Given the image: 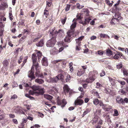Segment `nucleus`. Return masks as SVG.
<instances>
[{
	"label": "nucleus",
	"mask_w": 128,
	"mask_h": 128,
	"mask_svg": "<svg viewBox=\"0 0 128 128\" xmlns=\"http://www.w3.org/2000/svg\"><path fill=\"white\" fill-rule=\"evenodd\" d=\"M97 75V73L94 71L90 72L88 74L89 78L86 80V82L87 83H91L96 78Z\"/></svg>",
	"instance_id": "nucleus-1"
},
{
	"label": "nucleus",
	"mask_w": 128,
	"mask_h": 128,
	"mask_svg": "<svg viewBox=\"0 0 128 128\" xmlns=\"http://www.w3.org/2000/svg\"><path fill=\"white\" fill-rule=\"evenodd\" d=\"M32 89L34 92H36V94L37 95L43 94L44 93V88H40V86H34Z\"/></svg>",
	"instance_id": "nucleus-2"
},
{
	"label": "nucleus",
	"mask_w": 128,
	"mask_h": 128,
	"mask_svg": "<svg viewBox=\"0 0 128 128\" xmlns=\"http://www.w3.org/2000/svg\"><path fill=\"white\" fill-rule=\"evenodd\" d=\"M56 37L54 36L52 37V38L48 40L46 43V45L48 47H53L56 42Z\"/></svg>",
	"instance_id": "nucleus-3"
},
{
	"label": "nucleus",
	"mask_w": 128,
	"mask_h": 128,
	"mask_svg": "<svg viewBox=\"0 0 128 128\" xmlns=\"http://www.w3.org/2000/svg\"><path fill=\"white\" fill-rule=\"evenodd\" d=\"M67 35L64 38V40L65 42L69 43L71 41V39L74 36L73 32L71 31H68L67 32Z\"/></svg>",
	"instance_id": "nucleus-4"
},
{
	"label": "nucleus",
	"mask_w": 128,
	"mask_h": 128,
	"mask_svg": "<svg viewBox=\"0 0 128 128\" xmlns=\"http://www.w3.org/2000/svg\"><path fill=\"white\" fill-rule=\"evenodd\" d=\"M36 52L34 53L32 55V60L33 62V65L32 66H34L35 67V69H36L39 66L38 64L36 62L37 60V56H36Z\"/></svg>",
	"instance_id": "nucleus-5"
},
{
	"label": "nucleus",
	"mask_w": 128,
	"mask_h": 128,
	"mask_svg": "<svg viewBox=\"0 0 128 128\" xmlns=\"http://www.w3.org/2000/svg\"><path fill=\"white\" fill-rule=\"evenodd\" d=\"M56 102L57 104L60 106L62 108L64 107L67 104L66 101L65 99L61 100L59 97L56 99Z\"/></svg>",
	"instance_id": "nucleus-6"
},
{
	"label": "nucleus",
	"mask_w": 128,
	"mask_h": 128,
	"mask_svg": "<svg viewBox=\"0 0 128 128\" xmlns=\"http://www.w3.org/2000/svg\"><path fill=\"white\" fill-rule=\"evenodd\" d=\"M100 106H102V108L106 112L108 111L112 108L111 106L108 104H103V103L100 104Z\"/></svg>",
	"instance_id": "nucleus-7"
},
{
	"label": "nucleus",
	"mask_w": 128,
	"mask_h": 128,
	"mask_svg": "<svg viewBox=\"0 0 128 128\" xmlns=\"http://www.w3.org/2000/svg\"><path fill=\"white\" fill-rule=\"evenodd\" d=\"M92 16H90L89 17H84V21H82L80 22V24H82L84 26L88 24L90 20H92Z\"/></svg>",
	"instance_id": "nucleus-8"
},
{
	"label": "nucleus",
	"mask_w": 128,
	"mask_h": 128,
	"mask_svg": "<svg viewBox=\"0 0 128 128\" xmlns=\"http://www.w3.org/2000/svg\"><path fill=\"white\" fill-rule=\"evenodd\" d=\"M34 67L32 66L31 70L29 72V74L28 75V77L31 78V80L35 78V76H34Z\"/></svg>",
	"instance_id": "nucleus-9"
},
{
	"label": "nucleus",
	"mask_w": 128,
	"mask_h": 128,
	"mask_svg": "<svg viewBox=\"0 0 128 128\" xmlns=\"http://www.w3.org/2000/svg\"><path fill=\"white\" fill-rule=\"evenodd\" d=\"M119 56L122 57V58H121L126 59L125 57L123 55L122 53L119 52H117V54L114 56L113 58L115 60H118L119 58Z\"/></svg>",
	"instance_id": "nucleus-10"
},
{
	"label": "nucleus",
	"mask_w": 128,
	"mask_h": 128,
	"mask_svg": "<svg viewBox=\"0 0 128 128\" xmlns=\"http://www.w3.org/2000/svg\"><path fill=\"white\" fill-rule=\"evenodd\" d=\"M38 68H37L36 69H35L36 70V72L35 73L36 76L38 78H44V76L43 75V74L42 72L40 73V70Z\"/></svg>",
	"instance_id": "nucleus-11"
},
{
	"label": "nucleus",
	"mask_w": 128,
	"mask_h": 128,
	"mask_svg": "<svg viewBox=\"0 0 128 128\" xmlns=\"http://www.w3.org/2000/svg\"><path fill=\"white\" fill-rule=\"evenodd\" d=\"M36 92H34V91H32L31 90H30L28 94H26L25 95V96L26 97L28 98L31 100H33L34 99V98L30 96V95H33L36 93Z\"/></svg>",
	"instance_id": "nucleus-12"
},
{
	"label": "nucleus",
	"mask_w": 128,
	"mask_h": 128,
	"mask_svg": "<svg viewBox=\"0 0 128 128\" xmlns=\"http://www.w3.org/2000/svg\"><path fill=\"white\" fill-rule=\"evenodd\" d=\"M84 103L83 100L81 99L77 98V99L74 102V104L75 106L82 105Z\"/></svg>",
	"instance_id": "nucleus-13"
},
{
	"label": "nucleus",
	"mask_w": 128,
	"mask_h": 128,
	"mask_svg": "<svg viewBox=\"0 0 128 128\" xmlns=\"http://www.w3.org/2000/svg\"><path fill=\"white\" fill-rule=\"evenodd\" d=\"M42 65L45 66H48V59L46 57H44L41 60Z\"/></svg>",
	"instance_id": "nucleus-14"
},
{
	"label": "nucleus",
	"mask_w": 128,
	"mask_h": 128,
	"mask_svg": "<svg viewBox=\"0 0 128 128\" xmlns=\"http://www.w3.org/2000/svg\"><path fill=\"white\" fill-rule=\"evenodd\" d=\"M114 18L116 19H118V20L120 21L122 20L123 18L121 16V14L119 13L118 12L115 14L114 15Z\"/></svg>",
	"instance_id": "nucleus-15"
},
{
	"label": "nucleus",
	"mask_w": 128,
	"mask_h": 128,
	"mask_svg": "<svg viewBox=\"0 0 128 128\" xmlns=\"http://www.w3.org/2000/svg\"><path fill=\"white\" fill-rule=\"evenodd\" d=\"M120 21L118 20V19H116L114 18V16L113 17L110 22L111 25H114L116 24H118Z\"/></svg>",
	"instance_id": "nucleus-16"
},
{
	"label": "nucleus",
	"mask_w": 128,
	"mask_h": 128,
	"mask_svg": "<svg viewBox=\"0 0 128 128\" xmlns=\"http://www.w3.org/2000/svg\"><path fill=\"white\" fill-rule=\"evenodd\" d=\"M93 102L94 105L97 106L99 104L100 106V104H101L102 103H103L102 101L100 100H99L97 98L94 99Z\"/></svg>",
	"instance_id": "nucleus-17"
},
{
	"label": "nucleus",
	"mask_w": 128,
	"mask_h": 128,
	"mask_svg": "<svg viewBox=\"0 0 128 128\" xmlns=\"http://www.w3.org/2000/svg\"><path fill=\"white\" fill-rule=\"evenodd\" d=\"M76 24L77 23L76 22H74L70 26V30H69L68 31H71V32H73V34H74L75 31L74 28L76 27Z\"/></svg>",
	"instance_id": "nucleus-18"
},
{
	"label": "nucleus",
	"mask_w": 128,
	"mask_h": 128,
	"mask_svg": "<svg viewBox=\"0 0 128 128\" xmlns=\"http://www.w3.org/2000/svg\"><path fill=\"white\" fill-rule=\"evenodd\" d=\"M82 12L85 15V17H89L90 16L89 13L90 12L87 8H84L82 10Z\"/></svg>",
	"instance_id": "nucleus-19"
},
{
	"label": "nucleus",
	"mask_w": 128,
	"mask_h": 128,
	"mask_svg": "<svg viewBox=\"0 0 128 128\" xmlns=\"http://www.w3.org/2000/svg\"><path fill=\"white\" fill-rule=\"evenodd\" d=\"M116 102L119 104H123L124 103L123 99L120 96L116 97Z\"/></svg>",
	"instance_id": "nucleus-20"
},
{
	"label": "nucleus",
	"mask_w": 128,
	"mask_h": 128,
	"mask_svg": "<svg viewBox=\"0 0 128 128\" xmlns=\"http://www.w3.org/2000/svg\"><path fill=\"white\" fill-rule=\"evenodd\" d=\"M54 33L56 35L57 34H59V36H62L63 35V34H64V31L62 29H59L58 31L57 30L55 31L54 32Z\"/></svg>",
	"instance_id": "nucleus-21"
},
{
	"label": "nucleus",
	"mask_w": 128,
	"mask_h": 128,
	"mask_svg": "<svg viewBox=\"0 0 128 128\" xmlns=\"http://www.w3.org/2000/svg\"><path fill=\"white\" fill-rule=\"evenodd\" d=\"M36 51L37 52L36 53L37 55L38 60L39 62L42 56V53L40 51L36 50Z\"/></svg>",
	"instance_id": "nucleus-22"
},
{
	"label": "nucleus",
	"mask_w": 128,
	"mask_h": 128,
	"mask_svg": "<svg viewBox=\"0 0 128 128\" xmlns=\"http://www.w3.org/2000/svg\"><path fill=\"white\" fill-rule=\"evenodd\" d=\"M63 90L64 93H66L68 92L70 89L67 85H65L63 87Z\"/></svg>",
	"instance_id": "nucleus-23"
},
{
	"label": "nucleus",
	"mask_w": 128,
	"mask_h": 128,
	"mask_svg": "<svg viewBox=\"0 0 128 128\" xmlns=\"http://www.w3.org/2000/svg\"><path fill=\"white\" fill-rule=\"evenodd\" d=\"M44 44V40L43 39H42L39 42L36 44V45L38 47H42L43 46Z\"/></svg>",
	"instance_id": "nucleus-24"
},
{
	"label": "nucleus",
	"mask_w": 128,
	"mask_h": 128,
	"mask_svg": "<svg viewBox=\"0 0 128 128\" xmlns=\"http://www.w3.org/2000/svg\"><path fill=\"white\" fill-rule=\"evenodd\" d=\"M121 71L123 73L124 76H127L128 75V70L125 68H122L121 70Z\"/></svg>",
	"instance_id": "nucleus-25"
},
{
	"label": "nucleus",
	"mask_w": 128,
	"mask_h": 128,
	"mask_svg": "<svg viewBox=\"0 0 128 128\" xmlns=\"http://www.w3.org/2000/svg\"><path fill=\"white\" fill-rule=\"evenodd\" d=\"M15 112L19 114H23L26 115L24 112L21 108L16 109L15 111Z\"/></svg>",
	"instance_id": "nucleus-26"
},
{
	"label": "nucleus",
	"mask_w": 128,
	"mask_h": 128,
	"mask_svg": "<svg viewBox=\"0 0 128 128\" xmlns=\"http://www.w3.org/2000/svg\"><path fill=\"white\" fill-rule=\"evenodd\" d=\"M2 64L4 67L6 68L8 66L9 62L7 60L5 59L3 62Z\"/></svg>",
	"instance_id": "nucleus-27"
},
{
	"label": "nucleus",
	"mask_w": 128,
	"mask_h": 128,
	"mask_svg": "<svg viewBox=\"0 0 128 128\" xmlns=\"http://www.w3.org/2000/svg\"><path fill=\"white\" fill-rule=\"evenodd\" d=\"M56 28L55 27H54L53 28L52 30V31L50 32V36H52V37H53L54 36L55 37H56V36L57 35H56L54 33V31L55 30Z\"/></svg>",
	"instance_id": "nucleus-28"
},
{
	"label": "nucleus",
	"mask_w": 128,
	"mask_h": 128,
	"mask_svg": "<svg viewBox=\"0 0 128 128\" xmlns=\"http://www.w3.org/2000/svg\"><path fill=\"white\" fill-rule=\"evenodd\" d=\"M100 38H108V39L110 38V37L109 36L105 34L101 33L100 34Z\"/></svg>",
	"instance_id": "nucleus-29"
},
{
	"label": "nucleus",
	"mask_w": 128,
	"mask_h": 128,
	"mask_svg": "<svg viewBox=\"0 0 128 128\" xmlns=\"http://www.w3.org/2000/svg\"><path fill=\"white\" fill-rule=\"evenodd\" d=\"M108 78L109 81L111 83V84L112 86H114L115 84V80L114 79L110 78V77H108Z\"/></svg>",
	"instance_id": "nucleus-30"
},
{
	"label": "nucleus",
	"mask_w": 128,
	"mask_h": 128,
	"mask_svg": "<svg viewBox=\"0 0 128 128\" xmlns=\"http://www.w3.org/2000/svg\"><path fill=\"white\" fill-rule=\"evenodd\" d=\"M35 82L40 84H42L44 82V81L40 78H37L35 80Z\"/></svg>",
	"instance_id": "nucleus-31"
},
{
	"label": "nucleus",
	"mask_w": 128,
	"mask_h": 128,
	"mask_svg": "<svg viewBox=\"0 0 128 128\" xmlns=\"http://www.w3.org/2000/svg\"><path fill=\"white\" fill-rule=\"evenodd\" d=\"M85 71V70H78L77 73V75L78 76H80L83 74Z\"/></svg>",
	"instance_id": "nucleus-32"
},
{
	"label": "nucleus",
	"mask_w": 128,
	"mask_h": 128,
	"mask_svg": "<svg viewBox=\"0 0 128 128\" xmlns=\"http://www.w3.org/2000/svg\"><path fill=\"white\" fill-rule=\"evenodd\" d=\"M92 94H94L95 96H97L99 98H100L99 94L97 91L95 90H93L92 92Z\"/></svg>",
	"instance_id": "nucleus-33"
},
{
	"label": "nucleus",
	"mask_w": 128,
	"mask_h": 128,
	"mask_svg": "<svg viewBox=\"0 0 128 128\" xmlns=\"http://www.w3.org/2000/svg\"><path fill=\"white\" fill-rule=\"evenodd\" d=\"M50 81L52 82H56L58 80V78L56 76L55 77L53 78L50 80Z\"/></svg>",
	"instance_id": "nucleus-34"
},
{
	"label": "nucleus",
	"mask_w": 128,
	"mask_h": 128,
	"mask_svg": "<svg viewBox=\"0 0 128 128\" xmlns=\"http://www.w3.org/2000/svg\"><path fill=\"white\" fill-rule=\"evenodd\" d=\"M44 98L49 100H51L53 98L52 96L48 94H45L44 95Z\"/></svg>",
	"instance_id": "nucleus-35"
},
{
	"label": "nucleus",
	"mask_w": 128,
	"mask_h": 128,
	"mask_svg": "<svg viewBox=\"0 0 128 128\" xmlns=\"http://www.w3.org/2000/svg\"><path fill=\"white\" fill-rule=\"evenodd\" d=\"M122 66L123 64L122 62H120L116 65V68L118 69H122L123 68Z\"/></svg>",
	"instance_id": "nucleus-36"
},
{
	"label": "nucleus",
	"mask_w": 128,
	"mask_h": 128,
	"mask_svg": "<svg viewBox=\"0 0 128 128\" xmlns=\"http://www.w3.org/2000/svg\"><path fill=\"white\" fill-rule=\"evenodd\" d=\"M106 54L109 56H111L112 54V51L109 49H108L106 50Z\"/></svg>",
	"instance_id": "nucleus-37"
},
{
	"label": "nucleus",
	"mask_w": 128,
	"mask_h": 128,
	"mask_svg": "<svg viewBox=\"0 0 128 128\" xmlns=\"http://www.w3.org/2000/svg\"><path fill=\"white\" fill-rule=\"evenodd\" d=\"M57 77L58 78V80L59 79L60 80L62 81H63L64 80V76L62 74H59L57 76Z\"/></svg>",
	"instance_id": "nucleus-38"
},
{
	"label": "nucleus",
	"mask_w": 128,
	"mask_h": 128,
	"mask_svg": "<svg viewBox=\"0 0 128 128\" xmlns=\"http://www.w3.org/2000/svg\"><path fill=\"white\" fill-rule=\"evenodd\" d=\"M46 6L50 7L52 4V1L51 0H46Z\"/></svg>",
	"instance_id": "nucleus-39"
},
{
	"label": "nucleus",
	"mask_w": 128,
	"mask_h": 128,
	"mask_svg": "<svg viewBox=\"0 0 128 128\" xmlns=\"http://www.w3.org/2000/svg\"><path fill=\"white\" fill-rule=\"evenodd\" d=\"M90 111V110L89 108H87L83 112V114L82 115V117H84V116L89 113Z\"/></svg>",
	"instance_id": "nucleus-40"
},
{
	"label": "nucleus",
	"mask_w": 128,
	"mask_h": 128,
	"mask_svg": "<svg viewBox=\"0 0 128 128\" xmlns=\"http://www.w3.org/2000/svg\"><path fill=\"white\" fill-rule=\"evenodd\" d=\"M44 14L46 18H47V16L49 14V12L48 10H46V8L44 10Z\"/></svg>",
	"instance_id": "nucleus-41"
},
{
	"label": "nucleus",
	"mask_w": 128,
	"mask_h": 128,
	"mask_svg": "<svg viewBox=\"0 0 128 128\" xmlns=\"http://www.w3.org/2000/svg\"><path fill=\"white\" fill-rule=\"evenodd\" d=\"M119 115L118 112V110L116 109L114 110V114H113L114 116H117Z\"/></svg>",
	"instance_id": "nucleus-42"
},
{
	"label": "nucleus",
	"mask_w": 128,
	"mask_h": 128,
	"mask_svg": "<svg viewBox=\"0 0 128 128\" xmlns=\"http://www.w3.org/2000/svg\"><path fill=\"white\" fill-rule=\"evenodd\" d=\"M9 18L12 21L14 18V17L13 16L12 13L11 12H9Z\"/></svg>",
	"instance_id": "nucleus-43"
},
{
	"label": "nucleus",
	"mask_w": 128,
	"mask_h": 128,
	"mask_svg": "<svg viewBox=\"0 0 128 128\" xmlns=\"http://www.w3.org/2000/svg\"><path fill=\"white\" fill-rule=\"evenodd\" d=\"M109 94L112 96H114L116 95V93L114 91L110 90Z\"/></svg>",
	"instance_id": "nucleus-44"
},
{
	"label": "nucleus",
	"mask_w": 128,
	"mask_h": 128,
	"mask_svg": "<svg viewBox=\"0 0 128 128\" xmlns=\"http://www.w3.org/2000/svg\"><path fill=\"white\" fill-rule=\"evenodd\" d=\"M66 78L65 79V80L66 82H68L70 80V79L71 77L70 75L68 74L67 76H66Z\"/></svg>",
	"instance_id": "nucleus-45"
},
{
	"label": "nucleus",
	"mask_w": 128,
	"mask_h": 128,
	"mask_svg": "<svg viewBox=\"0 0 128 128\" xmlns=\"http://www.w3.org/2000/svg\"><path fill=\"white\" fill-rule=\"evenodd\" d=\"M49 71V70H45V72H44L43 75L44 76V77L45 76L46 77V76L49 74V73L48 72Z\"/></svg>",
	"instance_id": "nucleus-46"
},
{
	"label": "nucleus",
	"mask_w": 128,
	"mask_h": 128,
	"mask_svg": "<svg viewBox=\"0 0 128 128\" xmlns=\"http://www.w3.org/2000/svg\"><path fill=\"white\" fill-rule=\"evenodd\" d=\"M67 19V17H65L64 19H61V22L62 23V25H64L65 24L66 20Z\"/></svg>",
	"instance_id": "nucleus-47"
},
{
	"label": "nucleus",
	"mask_w": 128,
	"mask_h": 128,
	"mask_svg": "<svg viewBox=\"0 0 128 128\" xmlns=\"http://www.w3.org/2000/svg\"><path fill=\"white\" fill-rule=\"evenodd\" d=\"M28 59V56H26L24 57V60L23 62V63L22 64V66H23L25 63L27 61V60Z\"/></svg>",
	"instance_id": "nucleus-48"
},
{
	"label": "nucleus",
	"mask_w": 128,
	"mask_h": 128,
	"mask_svg": "<svg viewBox=\"0 0 128 128\" xmlns=\"http://www.w3.org/2000/svg\"><path fill=\"white\" fill-rule=\"evenodd\" d=\"M27 121L28 120L27 118H23L22 120V122L21 123V124H22V125L23 126H24V124L23 125V124L24 123H26V122H27Z\"/></svg>",
	"instance_id": "nucleus-49"
},
{
	"label": "nucleus",
	"mask_w": 128,
	"mask_h": 128,
	"mask_svg": "<svg viewBox=\"0 0 128 128\" xmlns=\"http://www.w3.org/2000/svg\"><path fill=\"white\" fill-rule=\"evenodd\" d=\"M70 4H67L66 6V7L65 8V11H68L70 9Z\"/></svg>",
	"instance_id": "nucleus-50"
},
{
	"label": "nucleus",
	"mask_w": 128,
	"mask_h": 128,
	"mask_svg": "<svg viewBox=\"0 0 128 128\" xmlns=\"http://www.w3.org/2000/svg\"><path fill=\"white\" fill-rule=\"evenodd\" d=\"M4 25L2 22H0V30L4 29Z\"/></svg>",
	"instance_id": "nucleus-51"
},
{
	"label": "nucleus",
	"mask_w": 128,
	"mask_h": 128,
	"mask_svg": "<svg viewBox=\"0 0 128 128\" xmlns=\"http://www.w3.org/2000/svg\"><path fill=\"white\" fill-rule=\"evenodd\" d=\"M75 40L76 42V45L80 46L81 45V41L78 40L76 39H75Z\"/></svg>",
	"instance_id": "nucleus-52"
},
{
	"label": "nucleus",
	"mask_w": 128,
	"mask_h": 128,
	"mask_svg": "<svg viewBox=\"0 0 128 128\" xmlns=\"http://www.w3.org/2000/svg\"><path fill=\"white\" fill-rule=\"evenodd\" d=\"M96 84V88H100L102 87V85L100 84L99 82H97Z\"/></svg>",
	"instance_id": "nucleus-53"
},
{
	"label": "nucleus",
	"mask_w": 128,
	"mask_h": 128,
	"mask_svg": "<svg viewBox=\"0 0 128 128\" xmlns=\"http://www.w3.org/2000/svg\"><path fill=\"white\" fill-rule=\"evenodd\" d=\"M18 96L16 94H14L10 98L11 99H15L17 98Z\"/></svg>",
	"instance_id": "nucleus-54"
},
{
	"label": "nucleus",
	"mask_w": 128,
	"mask_h": 128,
	"mask_svg": "<svg viewBox=\"0 0 128 128\" xmlns=\"http://www.w3.org/2000/svg\"><path fill=\"white\" fill-rule=\"evenodd\" d=\"M120 0H118V1L117 3L115 5H114V6H115V9H117V8H118V7H117V6L118 5L120 2Z\"/></svg>",
	"instance_id": "nucleus-55"
},
{
	"label": "nucleus",
	"mask_w": 128,
	"mask_h": 128,
	"mask_svg": "<svg viewBox=\"0 0 128 128\" xmlns=\"http://www.w3.org/2000/svg\"><path fill=\"white\" fill-rule=\"evenodd\" d=\"M77 4V8L79 9H82L84 7V6H80L78 3Z\"/></svg>",
	"instance_id": "nucleus-56"
},
{
	"label": "nucleus",
	"mask_w": 128,
	"mask_h": 128,
	"mask_svg": "<svg viewBox=\"0 0 128 128\" xmlns=\"http://www.w3.org/2000/svg\"><path fill=\"white\" fill-rule=\"evenodd\" d=\"M16 26H14V28H13L12 29L10 30L11 32L13 33H14L16 32Z\"/></svg>",
	"instance_id": "nucleus-57"
},
{
	"label": "nucleus",
	"mask_w": 128,
	"mask_h": 128,
	"mask_svg": "<svg viewBox=\"0 0 128 128\" xmlns=\"http://www.w3.org/2000/svg\"><path fill=\"white\" fill-rule=\"evenodd\" d=\"M19 25H24V21L23 20H20L19 22Z\"/></svg>",
	"instance_id": "nucleus-58"
},
{
	"label": "nucleus",
	"mask_w": 128,
	"mask_h": 128,
	"mask_svg": "<svg viewBox=\"0 0 128 128\" xmlns=\"http://www.w3.org/2000/svg\"><path fill=\"white\" fill-rule=\"evenodd\" d=\"M98 54L99 55H102L104 54V52L103 51L101 50H99L98 51Z\"/></svg>",
	"instance_id": "nucleus-59"
},
{
	"label": "nucleus",
	"mask_w": 128,
	"mask_h": 128,
	"mask_svg": "<svg viewBox=\"0 0 128 128\" xmlns=\"http://www.w3.org/2000/svg\"><path fill=\"white\" fill-rule=\"evenodd\" d=\"M84 36H81L80 37L76 39L78 40L81 41L84 38Z\"/></svg>",
	"instance_id": "nucleus-60"
},
{
	"label": "nucleus",
	"mask_w": 128,
	"mask_h": 128,
	"mask_svg": "<svg viewBox=\"0 0 128 128\" xmlns=\"http://www.w3.org/2000/svg\"><path fill=\"white\" fill-rule=\"evenodd\" d=\"M105 74V72L104 70H102V72L100 74V76H103Z\"/></svg>",
	"instance_id": "nucleus-61"
},
{
	"label": "nucleus",
	"mask_w": 128,
	"mask_h": 128,
	"mask_svg": "<svg viewBox=\"0 0 128 128\" xmlns=\"http://www.w3.org/2000/svg\"><path fill=\"white\" fill-rule=\"evenodd\" d=\"M27 120L28 119L32 121L33 120V117L31 116H28L27 118Z\"/></svg>",
	"instance_id": "nucleus-62"
},
{
	"label": "nucleus",
	"mask_w": 128,
	"mask_h": 128,
	"mask_svg": "<svg viewBox=\"0 0 128 128\" xmlns=\"http://www.w3.org/2000/svg\"><path fill=\"white\" fill-rule=\"evenodd\" d=\"M118 82L120 83V84L122 85H124L125 84L126 82L124 81H121L120 80H118Z\"/></svg>",
	"instance_id": "nucleus-63"
},
{
	"label": "nucleus",
	"mask_w": 128,
	"mask_h": 128,
	"mask_svg": "<svg viewBox=\"0 0 128 128\" xmlns=\"http://www.w3.org/2000/svg\"><path fill=\"white\" fill-rule=\"evenodd\" d=\"M12 121L14 123L16 124H18V122L16 119H13L12 120Z\"/></svg>",
	"instance_id": "nucleus-64"
}]
</instances>
